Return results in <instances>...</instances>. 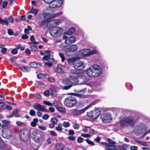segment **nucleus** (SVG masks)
I'll return each instance as SVG.
<instances>
[{"instance_id":"f257e3e1","label":"nucleus","mask_w":150,"mask_h":150,"mask_svg":"<svg viewBox=\"0 0 150 150\" xmlns=\"http://www.w3.org/2000/svg\"><path fill=\"white\" fill-rule=\"evenodd\" d=\"M87 75L90 76L97 77L101 73L100 67L98 65H94L86 71Z\"/></svg>"},{"instance_id":"f03ea898","label":"nucleus","mask_w":150,"mask_h":150,"mask_svg":"<svg viewBox=\"0 0 150 150\" xmlns=\"http://www.w3.org/2000/svg\"><path fill=\"white\" fill-rule=\"evenodd\" d=\"M135 120L131 116L123 117L120 121V123L122 127L130 125L133 127L135 125Z\"/></svg>"},{"instance_id":"7ed1b4c3","label":"nucleus","mask_w":150,"mask_h":150,"mask_svg":"<svg viewBox=\"0 0 150 150\" xmlns=\"http://www.w3.org/2000/svg\"><path fill=\"white\" fill-rule=\"evenodd\" d=\"M79 76V74L77 73L71 74L70 79H66L62 80V82L64 84H72L74 83L76 81L77 79Z\"/></svg>"},{"instance_id":"20e7f679","label":"nucleus","mask_w":150,"mask_h":150,"mask_svg":"<svg viewBox=\"0 0 150 150\" xmlns=\"http://www.w3.org/2000/svg\"><path fill=\"white\" fill-rule=\"evenodd\" d=\"M30 134L29 130L25 128L21 129L19 132L20 139L23 141H26L29 138Z\"/></svg>"},{"instance_id":"39448f33","label":"nucleus","mask_w":150,"mask_h":150,"mask_svg":"<svg viewBox=\"0 0 150 150\" xmlns=\"http://www.w3.org/2000/svg\"><path fill=\"white\" fill-rule=\"evenodd\" d=\"M77 101L76 99L73 96L68 97L65 100L64 104L67 107L71 108L77 105Z\"/></svg>"},{"instance_id":"423d86ee","label":"nucleus","mask_w":150,"mask_h":150,"mask_svg":"<svg viewBox=\"0 0 150 150\" xmlns=\"http://www.w3.org/2000/svg\"><path fill=\"white\" fill-rule=\"evenodd\" d=\"M146 129L145 125L143 123L137 124L135 127L134 132L138 136H140Z\"/></svg>"},{"instance_id":"0eeeda50","label":"nucleus","mask_w":150,"mask_h":150,"mask_svg":"<svg viewBox=\"0 0 150 150\" xmlns=\"http://www.w3.org/2000/svg\"><path fill=\"white\" fill-rule=\"evenodd\" d=\"M62 32V29L58 27H55L50 29V33L53 37H56L61 35Z\"/></svg>"},{"instance_id":"6e6552de","label":"nucleus","mask_w":150,"mask_h":150,"mask_svg":"<svg viewBox=\"0 0 150 150\" xmlns=\"http://www.w3.org/2000/svg\"><path fill=\"white\" fill-rule=\"evenodd\" d=\"M33 134L35 136L33 137V139L36 143H40L44 139V136L43 134L41 133H38L35 130L33 132Z\"/></svg>"},{"instance_id":"1a4fd4ad","label":"nucleus","mask_w":150,"mask_h":150,"mask_svg":"<svg viewBox=\"0 0 150 150\" xmlns=\"http://www.w3.org/2000/svg\"><path fill=\"white\" fill-rule=\"evenodd\" d=\"M100 110L96 108L93 111H91L88 112L87 115L88 117L92 119L96 118L99 116L100 114Z\"/></svg>"},{"instance_id":"9d476101","label":"nucleus","mask_w":150,"mask_h":150,"mask_svg":"<svg viewBox=\"0 0 150 150\" xmlns=\"http://www.w3.org/2000/svg\"><path fill=\"white\" fill-rule=\"evenodd\" d=\"M63 39L65 40V43L67 44H69L74 43L76 41L75 37L73 36H71L68 38L67 34L64 35L63 37Z\"/></svg>"},{"instance_id":"9b49d317","label":"nucleus","mask_w":150,"mask_h":150,"mask_svg":"<svg viewBox=\"0 0 150 150\" xmlns=\"http://www.w3.org/2000/svg\"><path fill=\"white\" fill-rule=\"evenodd\" d=\"M100 118L103 122L105 123L110 122L112 119L111 115L107 113L102 115Z\"/></svg>"},{"instance_id":"f8f14e48","label":"nucleus","mask_w":150,"mask_h":150,"mask_svg":"<svg viewBox=\"0 0 150 150\" xmlns=\"http://www.w3.org/2000/svg\"><path fill=\"white\" fill-rule=\"evenodd\" d=\"M78 49V46L76 45H73L65 46L64 50L66 53L69 52L74 51H76Z\"/></svg>"},{"instance_id":"ddd939ff","label":"nucleus","mask_w":150,"mask_h":150,"mask_svg":"<svg viewBox=\"0 0 150 150\" xmlns=\"http://www.w3.org/2000/svg\"><path fill=\"white\" fill-rule=\"evenodd\" d=\"M33 106L35 109H37L39 111H41L45 112H48L49 111L48 110L45 108V106H42L38 103H35L33 105Z\"/></svg>"},{"instance_id":"4468645a","label":"nucleus","mask_w":150,"mask_h":150,"mask_svg":"<svg viewBox=\"0 0 150 150\" xmlns=\"http://www.w3.org/2000/svg\"><path fill=\"white\" fill-rule=\"evenodd\" d=\"M90 52V49H85L81 50L79 51L77 54V55L81 57L80 58H82V57L83 56H89V52Z\"/></svg>"},{"instance_id":"2eb2a0df","label":"nucleus","mask_w":150,"mask_h":150,"mask_svg":"<svg viewBox=\"0 0 150 150\" xmlns=\"http://www.w3.org/2000/svg\"><path fill=\"white\" fill-rule=\"evenodd\" d=\"M101 144L105 146V150H117L118 149L116 145H110L109 144L105 142H102Z\"/></svg>"},{"instance_id":"dca6fc26","label":"nucleus","mask_w":150,"mask_h":150,"mask_svg":"<svg viewBox=\"0 0 150 150\" xmlns=\"http://www.w3.org/2000/svg\"><path fill=\"white\" fill-rule=\"evenodd\" d=\"M74 67L78 69L82 70L84 68V64L82 62L78 61L74 64Z\"/></svg>"},{"instance_id":"f3484780","label":"nucleus","mask_w":150,"mask_h":150,"mask_svg":"<svg viewBox=\"0 0 150 150\" xmlns=\"http://www.w3.org/2000/svg\"><path fill=\"white\" fill-rule=\"evenodd\" d=\"M62 0H55L53 4H50V7L54 8L56 7H60L62 4Z\"/></svg>"},{"instance_id":"a211bd4d","label":"nucleus","mask_w":150,"mask_h":150,"mask_svg":"<svg viewBox=\"0 0 150 150\" xmlns=\"http://www.w3.org/2000/svg\"><path fill=\"white\" fill-rule=\"evenodd\" d=\"M43 15L44 18L45 20H47L49 21V20L52 18V16L49 13H43Z\"/></svg>"},{"instance_id":"6ab92c4d","label":"nucleus","mask_w":150,"mask_h":150,"mask_svg":"<svg viewBox=\"0 0 150 150\" xmlns=\"http://www.w3.org/2000/svg\"><path fill=\"white\" fill-rule=\"evenodd\" d=\"M19 69L24 72H28L30 70V68L28 67L20 66L19 67Z\"/></svg>"},{"instance_id":"aec40b11","label":"nucleus","mask_w":150,"mask_h":150,"mask_svg":"<svg viewBox=\"0 0 150 150\" xmlns=\"http://www.w3.org/2000/svg\"><path fill=\"white\" fill-rule=\"evenodd\" d=\"M130 146V145L127 144H123L122 146H120L119 148L120 150H127Z\"/></svg>"},{"instance_id":"412c9836","label":"nucleus","mask_w":150,"mask_h":150,"mask_svg":"<svg viewBox=\"0 0 150 150\" xmlns=\"http://www.w3.org/2000/svg\"><path fill=\"white\" fill-rule=\"evenodd\" d=\"M19 110L16 109L13 111L12 113L13 114V116L16 117H18L20 116V115L18 113L19 112Z\"/></svg>"},{"instance_id":"4be33fe9","label":"nucleus","mask_w":150,"mask_h":150,"mask_svg":"<svg viewBox=\"0 0 150 150\" xmlns=\"http://www.w3.org/2000/svg\"><path fill=\"white\" fill-rule=\"evenodd\" d=\"M50 89L51 92V94H53L56 92V87L53 85H51L50 86Z\"/></svg>"},{"instance_id":"5701e85b","label":"nucleus","mask_w":150,"mask_h":150,"mask_svg":"<svg viewBox=\"0 0 150 150\" xmlns=\"http://www.w3.org/2000/svg\"><path fill=\"white\" fill-rule=\"evenodd\" d=\"M0 23L3 25H8V19L7 18H5L4 20L2 19Z\"/></svg>"},{"instance_id":"b1692460","label":"nucleus","mask_w":150,"mask_h":150,"mask_svg":"<svg viewBox=\"0 0 150 150\" xmlns=\"http://www.w3.org/2000/svg\"><path fill=\"white\" fill-rule=\"evenodd\" d=\"M38 122V119L35 118L33 119V121L31 123V125L33 127H35L36 125V123Z\"/></svg>"},{"instance_id":"393cba45","label":"nucleus","mask_w":150,"mask_h":150,"mask_svg":"<svg viewBox=\"0 0 150 150\" xmlns=\"http://www.w3.org/2000/svg\"><path fill=\"white\" fill-rule=\"evenodd\" d=\"M2 122L3 124H4V125H6V127H10V125L9 124L11 123L10 121L4 120H2Z\"/></svg>"},{"instance_id":"a878e982","label":"nucleus","mask_w":150,"mask_h":150,"mask_svg":"<svg viewBox=\"0 0 150 150\" xmlns=\"http://www.w3.org/2000/svg\"><path fill=\"white\" fill-rule=\"evenodd\" d=\"M60 66V64L58 65V67L55 69V71L59 73L62 74L63 73V70L62 68L59 67Z\"/></svg>"},{"instance_id":"bb28decb","label":"nucleus","mask_w":150,"mask_h":150,"mask_svg":"<svg viewBox=\"0 0 150 150\" xmlns=\"http://www.w3.org/2000/svg\"><path fill=\"white\" fill-rule=\"evenodd\" d=\"M57 110L62 113L64 114L66 112V109L62 107H56Z\"/></svg>"},{"instance_id":"cd10ccee","label":"nucleus","mask_w":150,"mask_h":150,"mask_svg":"<svg viewBox=\"0 0 150 150\" xmlns=\"http://www.w3.org/2000/svg\"><path fill=\"white\" fill-rule=\"evenodd\" d=\"M48 21H49L45 19L44 20H43L41 21V23L39 24V25L40 27L45 26L47 24Z\"/></svg>"},{"instance_id":"c85d7f7f","label":"nucleus","mask_w":150,"mask_h":150,"mask_svg":"<svg viewBox=\"0 0 150 150\" xmlns=\"http://www.w3.org/2000/svg\"><path fill=\"white\" fill-rule=\"evenodd\" d=\"M16 124L18 126H25L26 125V123H25V122H22L20 121H16Z\"/></svg>"},{"instance_id":"c756f323","label":"nucleus","mask_w":150,"mask_h":150,"mask_svg":"<svg viewBox=\"0 0 150 150\" xmlns=\"http://www.w3.org/2000/svg\"><path fill=\"white\" fill-rule=\"evenodd\" d=\"M38 12V10L32 8L31 10L30 11L28 12V13H31L35 15L37 14Z\"/></svg>"},{"instance_id":"7c9ffc66","label":"nucleus","mask_w":150,"mask_h":150,"mask_svg":"<svg viewBox=\"0 0 150 150\" xmlns=\"http://www.w3.org/2000/svg\"><path fill=\"white\" fill-rule=\"evenodd\" d=\"M30 47L31 48L32 50L34 51H36L38 50L37 46L34 45H30Z\"/></svg>"},{"instance_id":"2f4dec72","label":"nucleus","mask_w":150,"mask_h":150,"mask_svg":"<svg viewBox=\"0 0 150 150\" xmlns=\"http://www.w3.org/2000/svg\"><path fill=\"white\" fill-rule=\"evenodd\" d=\"M75 28H72L69 29L67 33L69 35H70L74 33L75 32Z\"/></svg>"},{"instance_id":"473e14b6","label":"nucleus","mask_w":150,"mask_h":150,"mask_svg":"<svg viewBox=\"0 0 150 150\" xmlns=\"http://www.w3.org/2000/svg\"><path fill=\"white\" fill-rule=\"evenodd\" d=\"M76 59L74 58H70L68 59V63L69 64H73L75 61Z\"/></svg>"},{"instance_id":"72a5a7b5","label":"nucleus","mask_w":150,"mask_h":150,"mask_svg":"<svg viewBox=\"0 0 150 150\" xmlns=\"http://www.w3.org/2000/svg\"><path fill=\"white\" fill-rule=\"evenodd\" d=\"M136 142L144 146H147L148 144L145 142L137 140Z\"/></svg>"},{"instance_id":"f704fd0d","label":"nucleus","mask_w":150,"mask_h":150,"mask_svg":"<svg viewBox=\"0 0 150 150\" xmlns=\"http://www.w3.org/2000/svg\"><path fill=\"white\" fill-rule=\"evenodd\" d=\"M108 142L109 143V144H110V145H116L115 144H116V142L115 141H114L112 140L108 139Z\"/></svg>"},{"instance_id":"c9c22d12","label":"nucleus","mask_w":150,"mask_h":150,"mask_svg":"<svg viewBox=\"0 0 150 150\" xmlns=\"http://www.w3.org/2000/svg\"><path fill=\"white\" fill-rule=\"evenodd\" d=\"M63 126L65 127H67L70 126V123L68 122H64L62 124Z\"/></svg>"},{"instance_id":"e433bc0d","label":"nucleus","mask_w":150,"mask_h":150,"mask_svg":"<svg viewBox=\"0 0 150 150\" xmlns=\"http://www.w3.org/2000/svg\"><path fill=\"white\" fill-rule=\"evenodd\" d=\"M55 0H44L45 3L52 4V3H54Z\"/></svg>"},{"instance_id":"4c0bfd02","label":"nucleus","mask_w":150,"mask_h":150,"mask_svg":"<svg viewBox=\"0 0 150 150\" xmlns=\"http://www.w3.org/2000/svg\"><path fill=\"white\" fill-rule=\"evenodd\" d=\"M51 121L53 124L56 125L57 123V119L55 118H53L51 119Z\"/></svg>"},{"instance_id":"58836bf2","label":"nucleus","mask_w":150,"mask_h":150,"mask_svg":"<svg viewBox=\"0 0 150 150\" xmlns=\"http://www.w3.org/2000/svg\"><path fill=\"white\" fill-rule=\"evenodd\" d=\"M44 95L46 96H49L50 95V91L49 90H47L45 91L44 93Z\"/></svg>"},{"instance_id":"ea45409f","label":"nucleus","mask_w":150,"mask_h":150,"mask_svg":"<svg viewBox=\"0 0 150 150\" xmlns=\"http://www.w3.org/2000/svg\"><path fill=\"white\" fill-rule=\"evenodd\" d=\"M49 117V115L47 114H45L43 115L42 118L45 120H47L48 119Z\"/></svg>"},{"instance_id":"a19ab883","label":"nucleus","mask_w":150,"mask_h":150,"mask_svg":"<svg viewBox=\"0 0 150 150\" xmlns=\"http://www.w3.org/2000/svg\"><path fill=\"white\" fill-rule=\"evenodd\" d=\"M69 95H72L74 96H75L77 97H82V95L81 94H79L76 93H70Z\"/></svg>"},{"instance_id":"79ce46f5","label":"nucleus","mask_w":150,"mask_h":150,"mask_svg":"<svg viewBox=\"0 0 150 150\" xmlns=\"http://www.w3.org/2000/svg\"><path fill=\"white\" fill-rule=\"evenodd\" d=\"M50 134L52 136H56L57 135V134L54 131H51L50 132Z\"/></svg>"},{"instance_id":"37998d69","label":"nucleus","mask_w":150,"mask_h":150,"mask_svg":"<svg viewBox=\"0 0 150 150\" xmlns=\"http://www.w3.org/2000/svg\"><path fill=\"white\" fill-rule=\"evenodd\" d=\"M13 30L11 29H9L8 30V34L10 35H12L13 34Z\"/></svg>"},{"instance_id":"c03bdc74","label":"nucleus","mask_w":150,"mask_h":150,"mask_svg":"<svg viewBox=\"0 0 150 150\" xmlns=\"http://www.w3.org/2000/svg\"><path fill=\"white\" fill-rule=\"evenodd\" d=\"M11 52L12 54H17L18 53V51L17 49L14 48L11 51Z\"/></svg>"},{"instance_id":"a18cd8bd","label":"nucleus","mask_w":150,"mask_h":150,"mask_svg":"<svg viewBox=\"0 0 150 150\" xmlns=\"http://www.w3.org/2000/svg\"><path fill=\"white\" fill-rule=\"evenodd\" d=\"M86 142L89 144H90L92 145H93L94 144V143L93 142L91 141L88 139H86Z\"/></svg>"},{"instance_id":"49530a36","label":"nucleus","mask_w":150,"mask_h":150,"mask_svg":"<svg viewBox=\"0 0 150 150\" xmlns=\"http://www.w3.org/2000/svg\"><path fill=\"white\" fill-rule=\"evenodd\" d=\"M45 77V75L42 74H39L37 75V77L38 79H40L42 78Z\"/></svg>"},{"instance_id":"de8ad7c7","label":"nucleus","mask_w":150,"mask_h":150,"mask_svg":"<svg viewBox=\"0 0 150 150\" xmlns=\"http://www.w3.org/2000/svg\"><path fill=\"white\" fill-rule=\"evenodd\" d=\"M96 52V50H94L91 51L90 50V52H89V55L95 54Z\"/></svg>"},{"instance_id":"09e8293b","label":"nucleus","mask_w":150,"mask_h":150,"mask_svg":"<svg viewBox=\"0 0 150 150\" xmlns=\"http://www.w3.org/2000/svg\"><path fill=\"white\" fill-rule=\"evenodd\" d=\"M59 56L62 58V62H64L65 58L64 57V55L63 54L60 53H59Z\"/></svg>"},{"instance_id":"8fccbe9b","label":"nucleus","mask_w":150,"mask_h":150,"mask_svg":"<svg viewBox=\"0 0 150 150\" xmlns=\"http://www.w3.org/2000/svg\"><path fill=\"white\" fill-rule=\"evenodd\" d=\"M72 86V85L70 84L68 86H64V89L65 90H68Z\"/></svg>"},{"instance_id":"3c124183","label":"nucleus","mask_w":150,"mask_h":150,"mask_svg":"<svg viewBox=\"0 0 150 150\" xmlns=\"http://www.w3.org/2000/svg\"><path fill=\"white\" fill-rule=\"evenodd\" d=\"M81 136L85 138H90V135L89 134H81Z\"/></svg>"},{"instance_id":"603ef678","label":"nucleus","mask_w":150,"mask_h":150,"mask_svg":"<svg viewBox=\"0 0 150 150\" xmlns=\"http://www.w3.org/2000/svg\"><path fill=\"white\" fill-rule=\"evenodd\" d=\"M43 103L44 104H45L48 106H52L53 105L50 102H47L45 101H44L43 102Z\"/></svg>"},{"instance_id":"864d4df0","label":"nucleus","mask_w":150,"mask_h":150,"mask_svg":"<svg viewBox=\"0 0 150 150\" xmlns=\"http://www.w3.org/2000/svg\"><path fill=\"white\" fill-rule=\"evenodd\" d=\"M31 116H34L35 115V112L33 110H31L29 112Z\"/></svg>"},{"instance_id":"5fc2aeb1","label":"nucleus","mask_w":150,"mask_h":150,"mask_svg":"<svg viewBox=\"0 0 150 150\" xmlns=\"http://www.w3.org/2000/svg\"><path fill=\"white\" fill-rule=\"evenodd\" d=\"M129 147H130L131 150H137L138 148L137 146H130Z\"/></svg>"},{"instance_id":"6e6d98bb","label":"nucleus","mask_w":150,"mask_h":150,"mask_svg":"<svg viewBox=\"0 0 150 150\" xmlns=\"http://www.w3.org/2000/svg\"><path fill=\"white\" fill-rule=\"evenodd\" d=\"M75 129H77L79 128V126L77 124H75L72 126Z\"/></svg>"},{"instance_id":"4d7b16f0","label":"nucleus","mask_w":150,"mask_h":150,"mask_svg":"<svg viewBox=\"0 0 150 150\" xmlns=\"http://www.w3.org/2000/svg\"><path fill=\"white\" fill-rule=\"evenodd\" d=\"M83 138L81 137H78L77 140V142L79 143H81L83 142Z\"/></svg>"},{"instance_id":"13d9d810","label":"nucleus","mask_w":150,"mask_h":150,"mask_svg":"<svg viewBox=\"0 0 150 150\" xmlns=\"http://www.w3.org/2000/svg\"><path fill=\"white\" fill-rule=\"evenodd\" d=\"M73 113L74 115H79V112L78 110L75 109L73 110Z\"/></svg>"},{"instance_id":"bf43d9fd","label":"nucleus","mask_w":150,"mask_h":150,"mask_svg":"<svg viewBox=\"0 0 150 150\" xmlns=\"http://www.w3.org/2000/svg\"><path fill=\"white\" fill-rule=\"evenodd\" d=\"M8 2L6 1H4L2 5V7L3 8H5L6 7L7 5L8 4Z\"/></svg>"},{"instance_id":"052dcab7","label":"nucleus","mask_w":150,"mask_h":150,"mask_svg":"<svg viewBox=\"0 0 150 150\" xmlns=\"http://www.w3.org/2000/svg\"><path fill=\"white\" fill-rule=\"evenodd\" d=\"M7 19L8 21V20L9 22L11 23H12L14 21L13 18L11 16H9Z\"/></svg>"},{"instance_id":"680f3d73","label":"nucleus","mask_w":150,"mask_h":150,"mask_svg":"<svg viewBox=\"0 0 150 150\" xmlns=\"http://www.w3.org/2000/svg\"><path fill=\"white\" fill-rule=\"evenodd\" d=\"M53 23L55 24V25H59L60 23V21L58 20H56L53 21Z\"/></svg>"},{"instance_id":"e2e57ef3","label":"nucleus","mask_w":150,"mask_h":150,"mask_svg":"<svg viewBox=\"0 0 150 150\" xmlns=\"http://www.w3.org/2000/svg\"><path fill=\"white\" fill-rule=\"evenodd\" d=\"M7 50V49L5 47H2V49L1 50V52L3 53L4 54L5 53Z\"/></svg>"},{"instance_id":"0e129e2a","label":"nucleus","mask_w":150,"mask_h":150,"mask_svg":"<svg viewBox=\"0 0 150 150\" xmlns=\"http://www.w3.org/2000/svg\"><path fill=\"white\" fill-rule=\"evenodd\" d=\"M86 110L85 108L81 110H78L79 115L85 112Z\"/></svg>"},{"instance_id":"69168bd1","label":"nucleus","mask_w":150,"mask_h":150,"mask_svg":"<svg viewBox=\"0 0 150 150\" xmlns=\"http://www.w3.org/2000/svg\"><path fill=\"white\" fill-rule=\"evenodd\" d=\"M28 36L26 35H23L21 36V38L23 40H25L28 39Z\"/></svg>"},{"instance_id":"338daca9","label":"nucleus","mask_w":150,"mask_h":150,"mask_svg":"<svg viewBox=\"0 0 150 150\" xmlns=\"http://www.w3.org/2000/svg\"><path fill=\"white\" fill-rule=\"evenodd\" d=\"M44 63L45 65L49 67H51L52 65V64L50 63L44 62Z\"/></svg>"},{"instance_id":"774afa93","label":"nucleus","mask_w":150,"mask_h":150,"mask_svg":"<svg viewBox=\"0 0 150 150\" xmlns=\"http://www.w3.org/2000/svg\"><path fill=\"white\" fill-rule=\"evenodd\" d=\"M48 80L50 82H54L55 81V79L52 77L49 78L48 79Z\"/></svg>"}]
</instances>
